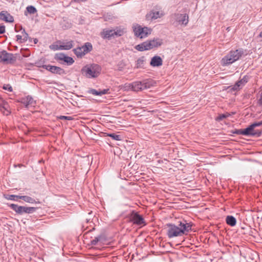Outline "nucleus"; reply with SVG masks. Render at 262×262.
Wrapping results in <instances>:
<instances>
[{
  "label": "nucleus",
  "instance_id": "5701e85b",
  "mask_svg": "<svg viewBox=\"0 0 262 262\" xmlns=\"http://www.w3.org/2000/svg\"><path fill=\"white\" fill-rule=\"evenodd\" d=\"M226 222L228 225L233 227L236 224V219L232 215H228L226 218Z\"/></svg>",
  "mask_w": 262,
  "mask_h": 262
},
{
  "label": "nucleus",
  "instance_id": "a18cd8bd",
  "mask_svg": "<svg viewBox=\"0 0 262 262\" xmlns=\"http://www.w3.org/2000/svg\"><path fill=\"white\" fill-rule=\"evenodd\" d=\"M5 32V27L4 25L0 26V34H4Z\"/></svg>",
  "mask_w": 262,
  "mask_h": 262
},
{
  "label": "nucleus",
  "instance_id": "6e6d98bb",
  "mask_svg": "<svg viewBox=\"0 0 262 262\" xmlns=\"http://www.w3.org/2000/svg\"><path fill=\"white\" fill-rule=\"evenodd\" d=\"M19 167H20L21 166H22V164H20V165H18Z\"/></svg>",
  "mask_w": 262,
  "mask_h": 262
},
{
  "label": "nucleus",
  "instance_id": "bb28decb",
  "mask_svg": "<svg viewBox=\"0 0 262 262\" xmlns=\"http://www.w3.org/2000/svg\"><path fill=\"white\" fill-rule=\"evenodd\" d=\"M20 195H17L14 194H4V197L5 199L8 200H12L15 201H18V200L19 199Z\"/></svg>",
  "mask_w": 262,
  "mask_h": 262
},
{
  "label": "nucleus",
  "instance_id": "1a4fd4ad",
  "mask_svg": "<svg viewBox=\"0 0 262 262\" xmlns=\"http://www.w3.org/2000/svg\"><path fill=\"white\" fill-rule=\"evenodd\" d=\"M166 226L167 227L166 234L169 238L182 236L178 226L171 223L167 224Z\"/></svg>",
  "mask_w": 262,
  "mask_h": 262
},
{
  "label": "nucleus",
  "instance_id": "9b49d317",
  "mask_svg": "<svg viewBox=\"0 0 262 262\" xmlns=\"http://www.w3.org/2000/svg\"><path fill=\"white\" fill-rule=\"evenodd\" d=\"M16 60V57L12 53H8L3 50L0 52V61L7 63H12Z\"/></svg>",
  "mask_w": 262,
  "mask_h": 262
},
{
  "label": "nucleus",
  "instance_id": "423d86ee",
  "mask_svg": "<svg viewBox=\"0 0 262 262\" xmlns=\"http://www.w3.org/2000/svg\"><path fill=\"white\" fill-rule=\"evenodd\" d=\"M54 58L59 63L68 66L72 65L75 62L72 57L67 56L63 53H56Z\"/></svg>",
  "mask_w": 262,
  "mask_h": 262
},
{
  "label": "nucleus",
  "instance_id": "5fc2aeb1",
  "mask_svg": "<svg viewBox=\"0 0 262 262\" xmlns=\"http://www.w3.org/2000/svg\"><path fill=\"white\" fill-rule=\"evenodd\" d=\"M92 213V211H91L89 213V214H91Z\"/></svg>",
  "mask_w": 262,
  "mask_h": 262
},
{
  "label": "nucleus",
  "instance_id": "37998d69",
  "mask_svg": "<svg viewBox=\"0 0 262 262\" xmlns=\"http://www.w3.org/2000/svg\"><path fill=\"white\" fill-rule=\"evenodd\" d=\"M252 125L253 126L254 128H255L256 127L260 126L262 125V121L259 122H255L252 124Z\"/></svg>",
  "mask_w": 262,
  "mask_h": 262
},
{
  "label": "nucleus",
  "instance_id": "6ab92c4d",
  "mask_svg": "<svg viewBox=\"0 0 262 262\" xmlns=\"http://www.w3.org/2000/svg\"><path fill=\"white\" fill-rule=\"evenodd\" d=\"M59 43L61 45V47L62 50H69L72 49L74 46V41L70 40L68 41H59Z\"/></svg>",
  "mask_w": 262,
  "mask_h": 262
},
{
  "label": "nucleus",
  "instance_id": "aec40b11",
  "mask_svg": "<svg viewBox=\"0 0 262 262\" xmlns=\"http://www.w3.org/2000/svg\"><path fill=\"white\" fill-rule=\"evenodd\" d=\"M20 102L23 103L26 107L29 105H31L33 103V99L31 96H27L25 98H23L21 99Z\"/></svg>",
  "mask_w": 262,
  "mask_h": 262
},
{
  "label": "nucleus",
  "instance_id": "4be33fe9",
  "mask_svg": "<svg viewBox=\"0 0 262 262\" xmlns=\"http://www.w3.org/2000/svg\"><path fill=\"white\" fill-rule=\"evenodd\" d=\"M81 47L83 50L82 52L84 53V55L93 50L92 45L89 42H85Z\"/></svg>",
  "mask_w": 262,
  "mask_h": 262
},
{
  "label": "nucleus",
  "instance_id": "3c124183",
  "mask_svg": "<svg viewBox=\"0 0 262 262\" xmlns=\"http://www.w3.org/2000/svg\"><path fill=\"white\" fill-rule=\"evenodd\" d=\"M15 32H18L19 31V30H18V29H17L16 26H15Z\"/></svg>",
  "mask_w": 262,
  "mask_h": 262
},
{
  "label": "nucleus",
  "instance_id": "58836bf2",
  "mask_svg": "<svg viewBox=\"0 0 262 262\" xmlns=\"http://www.w3.org/2000/svg\"><path fill=\"white\" fill-rule=\"evenodd\" d=\"M233 133L236 135H242L245 136L244 129H235L233 132Z\"/></svg>",
  "mask_w": 262,
  "mask_h": 262
},
{
  "label": "nucleus",
  "instance_id": "79ce46f5",
  "mask_svg": "<svg viewBox=\"0 0 262 262\" xmlns=\"http://www.w3.org/2000/svg\"><path fill=\"white\" fill-rule=\"evenodd\" d=\"M16 37L17 38V41H19L20 43L25 42V41H24L23 36L20 35H17L16 36Z\"/></svg>",
  "mask_w": 262,
  "mask_h": 262
},
{
  "label": "nucleus",
  "instance_id": "a211bd4d",
  "mask_svg": "<svg viewBox=\"0 0 262 262\" xmlns=\"http://www.w3.org/2000/svg\"><path fill=\"white\" fill-rule=\"evenodd\" d=\"M163 64L162 59L160 56H155L152 58H151L150 65L151 67H160L162 66Z\"/></svg>",
  "mask_w": 262,
  "mask_h": 262
},
{
  "label": "nucleus",
  "instance_id": "dca6fc26",
  "mask_svg": "<svg viewBox=\"0 0 262 262\" xmlns=\"http://www.w3.org/2000/svg\"><path fill=\"white\" fill-rule=\"evenodd\" d=\"M174 16L176 19L180 24L182 25H187L188 23V15L186 13L181 14V13H175Z\"/></svg>",
  "mask_w": 262,
  "mask_h": 262
},
{
  "label": "nucleus",
  "instance_id": "393cba45",
  "mask_svg": "<svg viewBox=\"0 0 262 262\" xmlns=\"http://www.w3.org/2000/svg\"><path fill=\"white\" fill-rule=\"evenodd\" d=\"M74 53L78 58H82L84 56V53L83 52L82 47H78L73 50Z\"/></svg>",
  "mask_w": 262,
  "mask_h": 262
},
{
  "label": "nucleus",
  "instance_id": "49530a36",
  "mask_svg": "<svg viewBox=\"0 0 262 262\" xmlns=\"http://www.w3.org/2000/svg\"><path fill=\"white\" fill-rule=\"evenodd\" d=\"M258 104L262 106V91L260 95V98L258 100Z\"/></svg>",
  "mask_w": 262,
  "mask_h": 262
},
{
  "label": "nucleus",
  "instance_id": "f03ea898",
  "mask_svg": "<svg viewBox=\"0 0 262 262\" xmlns=\"http://www.w3.org/2000/svg\"><path fill=\"white\" fill-rule=\"evenodd\" d=\"M101 67L96 63L86 64L81 70V74L88 78H95L98 77L101 72Z\"/></svg>",
  "mask_w": 262,
  "mask_h": 262
},
{
  "label": "nucleus",
  "instance_id": "20e7f679",
  "mask_svg": "<svg viewBox=\"0 0 262 262\" xmlns=\"http://www.w3.org/2000/svg\"><path fill=\"white\" fill-rule=\"evenodd\" d=\"M156 82L151 79H146L142 81L133 82L132 87L134 88V92L142 91L151 87L156 86Z\"/></svg>",
  "mask_w": 262,
  "mask_h": 262
},
{
  "label": "nucleus",
  "instance_id": "c756f323",
  "mask_svg": "<svg viewBox=\"0 0 262 262\" xmlns=\"http://www.w3.org/2000/svg\"><path fill=\"white\" fill-rule=\"evenodd\" d=\"M231 116L230 113H226L225 114H222L217 116L216 118V121H220L223 120V119L229 117Z\"/></svg>",
  "mask_w": 262,
  "mask_h": 262
},
{
  "label": "nucleus",
  "instance_id": "0eeeda50",
  "mask_svg": "<svg viewBox=\"0 0 262 262\" xmlns=\"http://www.w3.org/2000/svg\"><path fill=\"white\" fill-rule=\"evenodd\" d=\"M133 28L135 35L140 38L146 37L151 32V29L146 27H142L139 25L134 26Z\"/></svg>",
  "mask_w": 262,
  "mask_h": 262
},
{
  "label": "nucleus",
  "instance_id": "7c9ffc66",
  "mask_svg": "<svg viewBox=\"0 0 262 262\" xmlns=\"http://www.w3.org/2000/svg\"><path fill=\"white\" fill-rule=\"evenodd\" d=\"M103 238V236L100 235L97 237H95L94 239L91 241V243L92 245H96L98 242L102 241Z\"/></svg>",
  "mask_w": 262,
  "mask_h": 262
},
{
  "label": "nucleus",
  "instance_id": "72a5a7b5",
  "mask_svg": "<svg viewBox=\"0 0 262 262\" xmlns=\"http://www.w3.org/2000/svg\"><path fill=\"white\" fill-rule=\"evenodd\" d=\"M8 103L5 101V100L0 97V107L3 108L5 110H7L6 105Z\"/></svg>",
  "mask_w": 262,
  "mask_h": 262
},
{
  "label": "nucleus",
  "instance_id": "4468645a",
  "mask_svg": "<svg viewBox=\"0 0 262 262\" xmlns=\"http://www.w3.org/2000/svg\"><path fill=\"white\" fill-rule=\"evenodd\" d=\"M121 31H115V30H104L101 33V37L104 39H110L115 36H121Z\"/></svg>",
  "mask_w": 262,
  "mask_h": 262
},
{
  "label": "nucleus",
  "instance_id": "ea45409f",
  "mask_svg": "<svg viewBox=\"0 0 262 262\" xmlns=\"http://www.w3.org/2000/svg\"><path fill=\"white\" fill-rule=\"evenodd\" d=\"M3 89L5 90H7L9 92H12L13 90L12 86L9 84H4L3 86Z\"/></svg>",
  "mask_w": 262,
  "mask_h": 262
},
{
  "label": "nucleus",
  "instance_id": "c85d7f7f",
  "mask_svg": "<svg viewBox=\"0 0 262 262\" xmlns=\"http://www.w3.org/2000/svg\"><path fill=\"white\" fill-rule=\"evenodd\" d=\"M37 12V10L33 6H29L26 8V11L25 12V15H27V13L29 14H34Z\"/></svg>",
  "mask_w": 262,
  "mask_h": 262
},
{
  "label": "nucleus",
  "instance_id": "c03bdc74",
  "mask_svg": "<svg viewBox=\"0 0 262 262\" xmlns=\"http://www.w3.org/2000/svg\"><path fill=\"white\" fill-rule=\"evenodd\" d=\"M100 90V96H102L103 95L106 94L108 93V91H109V89H103L102 90Z\"/></svg>",
  "mask_w": 262,
  "mask_h": 262
},
{
  "label": "nucleus",
  "instance_id": "8fccbe9b",
  "mask_svg": "<svg viewBox=\"0 0 262 262\" xmlns=\"http://www.w3.org/2000/svg\"><path fill=\"white\" fill-rule=\"evenodd\" d=\"M259 36L260 37H262V31H261V32H260V33H259Z\"/></svg>",
  "mask_w": 262,
  "mask_h": 262
},
{
  "label": "nucleus",
  "instance_id": "ddd939ff",
  "mask_svg": "<svg viewBox=\"0 0 262 262\" xmlns=\"http://www.w3.org/2000/svg\"><path fill=\"white\" fill-rule=\"evenodd\" d=\"M245 136H251V137H259L262 134L261 130H255L253 126L250 125L246 128L244 129Z\"/></svg>",
  "mask_w": 262,
  "mask_h": 262
},
{
  "label": "nucleus",
  "instance_id": "a19ab883",
  "mask_svg": "<svg viewBox=\"0 0 262 262\" xmlns=\"http://www.w3.org/2000/svg\"><path fill=\"white\" fill-rule=\"evenodd\" d=\"M53 66H51L50 64H49V65L45 64L44 66H42V68H43L51 72V71H52V70H53Z\"/></svg>",
  "mask_w": 262,
  "mask_h": 262
},
{
  "label": "nucleus",
  "instance_id": "c9c22d12",
  "mask_svg": "<svg viewBox=\"0 0 262 262\" xmlns=\"http://www.w3.org/2000/svg\"><path fill=\"white\" fill-rule=\"evenodd\" d=\"M45 62L44 59H41L40 60L37 61L35 63V66L38 68H42L44 66V63Z\"/></svg>",
  "mask_w": 262,
  "mask_h": 262
},
{
  "label": "nucleus",
  "instance_id": "412c9836",
  "mask_svg": "<svg viewBox=\"0 0 262 262\" xmlns=\"http://www.w3.org/2000/svg\"><path fill=\"white\" fill-rule=\"evenodd\" d=\"M52 70V71H51V73H52V74H58L59 75L66 74L65 70L59 67L54 66L53 70Z\"/></svg>",
  "mask_w": 262,
  "mask_h": 262
},
{
  "label": "nucleus",
  "instance_id": "a878e982",
  "mask_svg": "<svg viewBox=\"0 0 262 262\" xmlns=\"http://www.w3.org/2000/svg\"><path fill=\"white\" fill-rule=\"evenodd\" d=\"M145 62L144 56H142L139 58L136 61L135 68L137 69L143 68L144 67V64Z\"/></svg>",
  "mask_w": 262,
  "mask_h": 262
},
{
  "label": "nucleus",
  "instance_id": "864d4df0",
  "mask_svg": "<svg viewBox=\"0 0 262 262\" xmlns=\"http://www.w3.org/2000/svg\"><path fill=\"white\" fill-rule=\"evenodd\" d=\"M235 114V112H232L231 114H230L231 115H234Z\"/></svg>",
  "mask_w": 262,
  "mask_h": 262
},
{
  "label": "nucleus",
  "instance_id": "f8f14e48",
  "mask_svg": "<svg viewBox=\"0 0 262 262\" xmlns=\"http://www.w3.org/2000/svg\"><path fill=\"white\" fill-rule=\"evenodd\" d=\"M250 76L249 75H245L234 84L231 88V90L233 91H239L248 82Z\"/></svg>",
  "mask_w": 262,
  "mask_h": 262
},
{
  "label": "nucleus",
  "instance_id": "2f4dec72",
  "mask_svg": "<svg viewBox=\"0 0 262 262\" xmlns=\"http://www.w3.org/2000/svg\"><path fill=\"white\" fill-rule=\"evenodd\" d=\"M20 30H22V31H21L22 35L21 36H23L24 41H25L26 42L27 41V40L29 38L28 34L26 32V31L24 29H23V28L21 27Z\"/></svg>",
  "mask_w": 262,
  "mask_h": 262
},
{
  "label": "nucleus",
  "instance_id": "cd10ccee",
  "mask_svg": "<svg viewBox=\"0 0 262 262\" xmlns=\"http://www.w3.org/2000/svg\"><path fill=\"white\" fill-rule=\"evenodd\" d=\"M105 136L110 137L112 138L113 140L116 141H120L121 140V136L119 135H116L114 133H105Z\"/></svg>",
  "mask_w": 262,
  "mask_h": 262
},
{
  "label": "nucleus",
  "instance_id": "b1692460",
  "mask_svg": "<svg viewBox=\"0 0 262 262\" xmlns=\"http://www.w3.org/2000/svg\"><path fill=\"white\" fill-rule=\"evenodd\" d=\"M19 199H22L25 202L29 203H31V204L37 203H39V201L36 202L35 199H34L33 198H32L30 196H27V195H20V196L19 197Z\"/></svg>",
  "mask_w": 262,
  "mask_h": 262
},
{
  "label": "nucleus",
  "instance_id": "f704fd0d",
  "mask_svg": "<svg viewBox=\"0 0 262 262\" xmlns=\"http://www.w3.org/2000/svg\"><path fill=\"white\" fill-rule=\"evenodd\" d=\"M133 84V82L130 83H125L124 86V90L125 91H129L132 90L133 91H134V88L132 87V85Z\"/></svg>",
  "mask_w": 262,
  "mask_h": 262
},
{
  "label": "nucleus",
  "instance_id": "e433bc0d",
  "mask_svg": "<svg viewBox=\"0 0 262 262\" xmlns=\"http://www.w3.org/2000/svg\"><path fill=\"white\" fill-rule=\"evenodd\" d=\"M89 94H91L94 95H97V96H100V90H96L95 89H90L88 92Z\"/></svg>",
  "mask_w": 262,
  "mask_h": 262
},
{
  "label": "nucleus",
  "instance_id": "603ef678",
  "mask_svg": "<svg viewBox=\"0 0 262 262\" xmlns=\"http://www.w3.org/2000/svg\"><path fill=\"white\" fill-rule=\"evenodd\" d=\"M37 41H38V40H37L36 38H35V39H34V43H36Z\"/></svg>",
  "mask_w": 262,
  "mask_h": 262
},
{
  "label": "nucleus",
  "instance_id": "f257e3e1",
  "mask_svg": "<svg viewBox=\"0 0 262 262\" xmlns=\"http://www.w3.org/2000/svg\"><path fill=\"white\" fill-rule=\"evenodd\" d=\"M244 54L245 51L242 48L235 50H232L222 59V64L223 66L230 65L239 59Z\"/></svg>",
  "mask_w": 262,
  "mask_h": 262
},
{
  "label": "nucleus",
  "instance_id": "7ed1b4c3",
  "mask_svg": "<svg viewBox=\"0 0 262 262\" xmlns=\"http://www.w3.org/2000/svg\"><path fill=\"white\" fill-rule=\"evenodd\" d=\"M162 44V40L159 38H154L152 40L144 41L140 44L136 45L135 49L139 51L149 50L155 48H157Z\"/></svg>",
  "mask_w": 262,
  "mask_h": 262
},
{
  "label": "nucleus",
  "instance_id": "4c0bfd02",
  "mask_svg": "<svg viewBox=\"0 0 262 262\" xmlns=\"http://www.w3.org/2000/svg\"><path fill=\"white\" fill-rule=\"evenodd\" d=\"M58 118L60 120H72L73 119V117L71 116H59L58 117Z\"/></svg>",
  "mask_w": 262,
  "mask_h": 262
},
{
  "label": "nucleus",
  "instance_id": "2eb2a0df",
  "mask_svg": "<svg viewBox=\"0 0 262 262\" xmlns=\"http://www.w3.org/2000/svg\"><path fill=\"white\" fill-rule=\"evenodd\" d=\"M162 12L158 11L151 10L146 15V19L148 21H151L157 18H160L163 16Z\"/></svg>",
  "mask_w": 262,
  "mask_h": 262
},
{
  "label": "nucleus",
  "instance_id": "39448f33",
  "mask_svg": "<svg viewBox=\"0 0 262 262\" xmlns=\"http://www.w3.org/2000/svg\"><path fill=\"white\" fill-rule=\"evenodd\" d=\"M9 206L16 213L20 215L24 213H33L37 209L36 207L21 206L14 204H11Z\"/></svg>",
  "mask_w": 262,
  "mask_h": 262
},
{
  "label": "nucleus",
  "instance_id": "09e8293b",
  "mask_svg": "<svg viewBox=\"0 0 262 262\" xmlns=\"http://www.w3.org/2000/svg\"><path fill=\"white\" fill-rule=\"evenodd\" d=\"M86 1V0H73V1L76 3H81V2H85Z\"/></svg>",
  "mask_w": 262,
  "mask_h": 262
},
{
  "label": "nucleus",
  "instance_id": "473e14b6",
  "mask_svg": "<svg viewBox=\"0 0 262 262\" xmlns=\"http://www.w3.org/2000/svg\"><path fill=\"white\" fill-rule=\"evenodd\" d=\"M49 48L50 49L54 50V51L62 50L60 44L59 45H56V44H52L50 46Z\"/></svg>",
  "mask_w": 262,
  "mask_h": 262
},
{
  "label": "nucleus",
  "instance_id": "9d476101",
  "mask_svg": "<svg viewBox=\"0 0 262 262\" xmlns=\"http://www.w3.org/2000/svg\"><path fill=\"white\" fill-rule=\"evenodd\" d=\"M179 223L178 226L182 235L184 234L187 235L191 231V228L193 225L192 222H187L186 220H183L182 221L179 222Z\"/></svg>",
  "mask_w": 262,
  "mask_h": 262
},
{
  "label": "nucleus",
  "instance_id": "de8ad7c7",
  "mask_svg": "<svg viewBox=\"0 0 262 262\" xmlns=\"http://www.w3.org/2000/svg\"><path fill=\"white\" fill-rule=\"evenodd\" d=\"M71 27V24L67 23V25L65 26V29L70 28Z\"/></svg>",
  "mask_w": 262,
  "mask_h": 262
},
{
  "label": "nucleus",
  "instance_id": "f3484780",
  "mask_svg": "<svg viewBox=\"0 0 262 262\" xmlns=\"http://www.w3.org/2000/svg\"><path fill=\"white\" fill-rule=\"evenodd\" d=\"M0 19L7 23H13V17L7 11H2L0 12Z\"/></svg>",
  "mask_w": 262,
  "mask_h": 262
},
{
  "label": "nucleus",
  "instance_id": "6e6552de",
  "mask_svg": "<svg viewBox=\"0 0 262 262\" xmlns=\"http://www.w3.org/2000/svg\"><path fill=\"white\" fill-rule=\"evenodd\" d=\"M128 217L130 222L133 223L134 224L138 226H145L146 225L143 217L138 212H136L135 210L132 211V212L128 214Z\"/></svg>",
  "mask_w": 262,
  "mask_h": 262
}]
</instances>
